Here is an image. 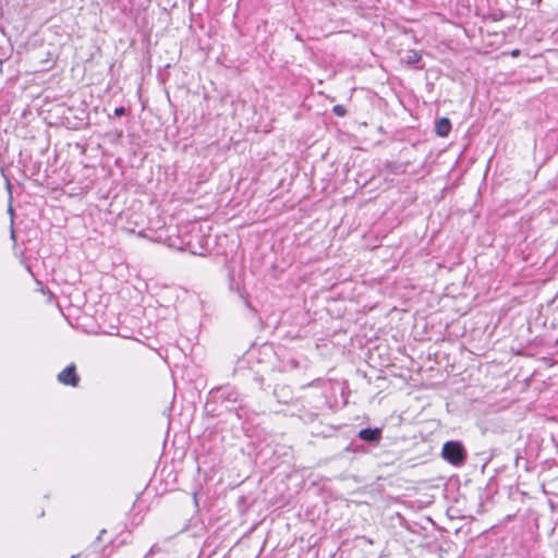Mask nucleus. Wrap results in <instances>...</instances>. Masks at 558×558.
I'll list each match as a JSON object with an SVG mask.
<instances>
[{
	"label": "nucleus",
	"instance_id": "nucleus-8",
	"mask_svg": "<svg viewBox=\"0 0 558 558\" xmlns=\"http://www.w3.org/2000/svg\"><path fill=\"white\" fill-rule=\"evenodd\" d=\"M148 558H174V557L172 555H169V554L158 556V554L155 551V547H153L150 556Z\"/></svg>",
	"mask_w": 558,
	"mask_h": 558
},
{
	"label": "nucleus",
	"instance_id": "nucleus-6",
	"mask_svg": "<svg viewBox=\"0 0 558 558\" xmlns=\"http://www.w3.org/2000/svg\"><path fill=\"white\" fill-rule=\"evenodd\" d=\"M421 59L422 54L414 49H410L405 52L404 61L410 65L417 64L421 61Z\"/></svg>",
	"mask_w": 558,
	"mask_h": 558
},
{
	"label": "nucleus",
	"instance_id": "nucleus-1",
	"mask_svg": "<svg viewBox=\"0 0 558 558\" xmlns=\"http://www.w3.org/2000/svg\"><path fill=\"white\" fill-rule=\"evenodd\" d=\"M211 398L216 401L225 403L229 410H235L234 404L242 407V399L238 390L232 386H222L210 391Z\"/></svg>",
	"mask_w": 558,
	"mask_h": 558
},
{
	"label": "nucleus",
	"instance_id": "nucleus-5",
	"mask_svg": "<svg viewBox=\"0 0 558 558\" xmlns=\"http://www.w3.org/2000/svg\"><path fill=\"white\" fill-rule=\"evenodd\" d=\"M436 134L440 137H446L451 131V122L448 118H440L435 123Z\"/></svg>",
	"mask_w": 558,
	"mask_h": 558
},
{
	"label": "nucleus",
	"instance_id": "nucleus-4",
	"mask_svg": "<svg viewBox=\"0 0 558 558\" xmlns=\"http://www.w3.org/2000/svg\"><path fill=\"white\" fill-rule=\"evenodd\" d=\"M359 438L365 442L377 445L383 438V429L379 427L375 428H363L357 434Z\"/></svg>",
	"mask_w": 558,
	"mask_h": 558
},
{
	"label": "nucleus",
	"instance_id": "nucleus-10",
	"mask_svg": "<svg viewBox=\"0 0 558 558\" xmlns=\"http://www.w3.org/2000/svg\"><path fill=\"white\" fill-rule=\"evenodd\" d=\"M519 53H520V51L518 49L512 51L513 57L519 56Z\"/></svg>",
	"mask_w": 558,
	"mask_h": 558
},
{
	"label": "nucleus",
	"instance_id": "nucleus-7",
	"mask_svg": "<svg viewBox=\"0 0 558 558\" xmlns=\"http://www.w3.org/2000/svg\"><path fill=\"white\" fill-rule=\"evenodd\" d=\"M332 112L338 117H344L347 114V109L342 105H336L332 108Z\"/></svg>",
	"mask_w": 558,
	"mask_h": 558
},
{
	"label": "nucleus",
	"instance_id": "nucleus-3",
	"mask_svg": "<svg viewBox=\"0 0 558 558\" xmlns=\"http://www.w3.org/2000/svg\"><path fill=\"white\" fill-rule=\"evenodd\" d=\"M58 380L66 386L76 387L80 383V377L76 373V367L74 364H70L58 375Z\"/></svg>",
	"mask_w": 558,
	"mask_h": 558
},
{
	"label": "nucleus",
	"instance_id": "nucleus-2",
	"mask_svg": "<svg viewBox=\"0 0 558 558\" xmlns=\"http://www.w3.org/2000/svg\"><path fill=\"white\" fill-rule=\"evenodd\" d=\"M442 458L453 465H460L466 458L465 449L459 441H447L442 446Z\"/></svg>",
	"mask_w": 558,
	"mask_h": 558
},
{
	"label": "nucleus",
	"instance_id": "nucleus-9",
	"mask_svg": "<svg viewBox=\"0 0 558 558\" xmlns=\"http://www.w3.org/2000/svg\"><path fill=\"white\" fill-rule=\"evenodd\" d=\"M113 114H114L116 117L124 116V114H125V108H124V107H122V106H121V107L116 108V109H114V111H113Z\"/></svg>",
	"mask_w": 558,
	"mask_h": 558
}]
</instances>
